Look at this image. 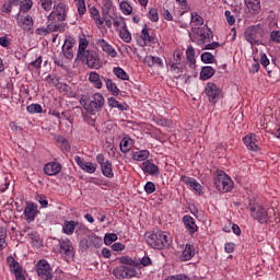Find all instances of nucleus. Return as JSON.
I'll list each match as a JSON object with an SVG mask.
<instances>
[{
    "mask_svg": "<svg viewBox=\"0 0 280 280\" xmlns=\"http://www.w3.org/2000/svg\"><path fill=\"white\" fill-rule=\"evenodd\" d=\"M109 21H112V25H114V27H116V30H119V25H121V27H124V25H126V21L124 20V18L117 16V14H115V13H112L109 15Z\"/></svg>",
    "mask_w": 280,
    "mask_h": 280,
    "instance_id": "35",
    "label": "nucleus"
},
{
    "mask_svg": "<svg viewBox=\"0 0 280 280\" xmlns=\"http://www.w3.org/2000/svg\"><path fill=\"white\" fill-rule=\"evenodd\" d=\"M113 73L114 75H116V78H118L119 80H130V75H128L127 72H125V70L120 67H116L113 69Z\"/></svg>",
    "mask_w": 280,
    "mask_h": 280,
    "instance_id": "39",
    "label": "nucleus"
},
{
    "mask_svg": "<svg viewBox=\"0 0 280 280\" xmlns=\"http://www.w3.org/2000/svg\"><path fill=\"white\" fill-rule=\"evenodd\" d=\"M270 38L273 43H280V31H272Z\"/></svg>",
    "mask_w": 280,
    "mask_h": 280,
    "instance_id": "58",
    "label": "nucleus"
},
{
    "mask_svg": "<svg viewBox=\"0 0 280 280\" xmlns=\"http://www.w3.org/2000/svg\"><path fill=\"white\" fill-rule=\"evenodd\" d=\"M243 143L252 152H257V150H259V145H257V136H255V133H249L245 136L243 138Z\"/></svg>",
    "mask_w": 280,
    "mask_h": 280,
    "instance_id": "17",
    "label": "nucleus"
},
{
    "mask_svg": "<svg viewBox=\"0 0 280 280\" xmlns=\"http://www.w3.org/2000/svg\"><path fill=\"white\" fill-rule=\"evenodd\" d=\"M215 75V69L211 66L202 67L200 71V78L201 80H210V78H213Z\"/></svg>",
    "mask_w": 280,
    "mask_h": 280,
    "instance_id": "29",
    "label": "nucleus"
},
{
    "mask_svg": "<svg viewBox=\"0 0 280 280\" xmlns=\"http://www.w3.org/2000/svg\"><path fill=\"white\" fill-rule=\"evenodd\" d=\"M108 104L112 108H118V110H126V107L119 103V101L115 100V97H110L108 100Z\"/></svg>",
    "mask_w": 280,
    "mask_h": 280,
    "instance_id": "44",
    "label": "nucleus"
},
{
    "mask_svg": "<svg viewBox=\"0 0 280 280\" xmlns=\"http://www.w3.org/2000/svg\"><path fill=\"white\" fill-rule=\"evenodd\" d=\"M112 248L116 253H119V250H124L126 248V245H124L121 243H115V244L112 245Z\"/></svg>",
    "mask_w": 280,
    "mask_h": 280,
    "instance_id": "62",
    "label": "nucleus"
},
{
    "mask_svg": "<svg viewBox=\"0 0 280 280\" xmlns=\"http://www.w3.org/2000/svg\"><path fill=\"white\" fill-rule=\"evenodd\" d=\"M120 10L122 14H132V7L126 1L120 2Z\"/></svg>",
    "mask_w": 280,
    "mask_h": 280,
    "instance_id": "45",
    "label": "nucleus"
},
{
    "mask_svg": "<svg viewBox=\"0 0 280 280\" xmlns=\"http://www.w3.org/2000/svg\"><path fill=\"white\" fill-rule=\"evenodd\" d=\"M102 108H104V95H102V93H94L89 103L88 113L95 115V113H100Z\"/></svg>",
    "mask_w": 280,
    "mask_h": 280,
    "instance_id": "7",
    "label": "nucleus"
},
{
    "mask_svg": "<svg viewBox=\"0 0 280 280\" xmlns=\"http://www.w3.org/2000/svg\"><path fill=\"white\" fill-rule=\"evenodd\" d=\"M173 280H190V279L185 275H176V276H173Z\"/></svg>",
    "mask_w": 280,
    "mask_h": 280,
    "instance_id": "64",
    "label": "nucleus"
},
{
    "mask_svg": "<svg viewBox=\"0 0 280 280\" xmlns=\"http://www.w3.org/2000/svg\"><path fill=\"white\" fill-rule=\"evenodd\" d=\"M35 270L37 276L44 280H51L54 279V272L51 271V266L46 259H40L35 265Z\"/></svg>",
    "mask_w": 280,
    "mask_h": 280,
    "instance_id": "6",
    "label": "nucleus"
},
{
    "mask_svg": "<svg viewBox=\"0 0 280 280\" xmlns=\"http://www.w3.org/2000/svg\"><path fill=\"white\" fill-rule=\"evenodd\" d=\"M74 161H75V163H77V165H79V167L81 168V170H84V167H85V165H86V161H84L82 158H80L79 155H77L75 158H74Z\"/></svg>",
    "mask_w": 280,
    "mask_h": 280,
    "instance_id": "59",
    "label": "nucleus"
},
{
    "mask_svg": "<svg viewBox=\"0 0 280 280\" xmlns=\"http://www.w3.org/2000/svg\"><path fill=\"white\" fill-rule=\"evenodd\" d=\"M249 213L254 220H257L260 224H266L268 220H270L272 217H270L271 213H275L273 209L264 208L259 203H249L248 206Z\"/></svg>",
    "mask_w": 280,
    "mask_h": 280,
    "instance_id": "2",
    "label": "nucleus"
},
{
    "mask_svg": "<svg viewBox=\"0 0 280 280\" xmlns=\"http://www.w3.org/2000/svg\"><path fill=\"white\" fill-rule=\"evenodd\" d=\"M265 34L264 27L259 24L249 26L244 32L245 40H247L252 47H255V45H264L261 37L265 36Z\"/></svg>",
    "mask_w": 280,
    "mask_h": 280,
    "instance_id": "3",
    "label": "nucleus"
},
{
    "mask_svg": "<svg viewBox=\"0 0 280 280\" xmlns=\"http://www.w3.org/2000/svg\"><path fill=\"white\" fill-rule=\"evenodd\" d=\"M145 237L147 244L156 250H163L164 248H170V246H172V237L167 232L156 231L145 234Z\"/></svg>",
    "mask_w": 280,
    "mask_h": 280,
    "instance_id": "1",
    "label": "nucleus"
},
{
    "mask_svg": "<svg viewBox=\"0 0 280 280\" xmlns=\"http://www.w3.org/2000/svg\"><path fill=\"white\" fill-rule=\"evenodd\" d=\"M97 170V164L93 162H86L85 166L83 167V172H86L88 174H95Z\"/></svg>",
    "mask_w": 280,
    "mask_h": 280,
    "instance_id": "43",
    "label": "nucleus"
},
{
    "mask_svg": "<svg viewBox=\"0 0 280 280\" xmlns=\"http://www.w3.org/2000/svg\"><path fill=\"white\" fill-rule=\"evenodd\" d=\"M191 22L195 23V25H202L205 23V20H202V16H200L197 13H191Z\"/></svg>",
    "mask_w": 280,
    "mask_h": 280,
    "instance_id": "49",
    "label": "nucleus"
},
{
    "mask_svg": "<svg viewBox=\"0 0 280 280\" xmlns=\"http://www.w3.org/2000/svg\"><path fill=\"white\" fill-rule=\"evenodd\" d=\"M196 255V248L194 245L187 244L180 255V261H189V259H194Z\"/></svg>",
    "mask_w": 280,
    "mask_h": 280,
    "instance_id": "23",
    "label": "nucleus"
},
{
    "mask_svg": "<svg viewBox=\"0 0 280 280\" xmlns=\"http://www.w3.org/2000/svg\"><path fill=\"white\" fill-rule=\"evenodd\" d=\"M245 5L247 10L254 15L261 12V0H245Z\"/></svg>",
    "mask_w": 280,
    "mask_h": 280,
    "instance_id": "19",
    "label": "nucleus"
},
{
    "mask_svg": "<svg viewBox=\"0 0 280 280\" xmlns=\"http://www.w3.org/2000/svg\"><path fill=\"white\" fill-rule=\"evenodd\" d=\"M150 156V151L142 150L131 153V159L133 161H145Z\"/></svg>",
    "mask_w": 280,
    "mask_h": 280,
    "instance_id": "33",
    "label": "nucleus"
},
{
    "mask_svg": "<svg viewBox=\"0 0 280 280\" xmlns=\"http://www.w3.org/2000/svg\"><path fill=\"white\" fill-rule=\"evenodd\" d=\"M186 58L189 62L190 69H196V50L194 49V46H188L186 50Z\"/></svg>",
    "mask_w": 280,
    "mask_h": 280,
    "instance_id": "27",
    "label": "nucleus"
},
{
    "mask_svg": "<svg viewBox=\"0 0 280 280\" xmlns=\"http://www.w3.org/2000/svg\"><path fill=\"white\" fill-rule=\"evenodd\" d=\"M96 45L101 47L107 56H110V58H117V50H115V48H113V46L105 39H96Z\"/></svg>",
    "mask_w": 280,
    "mask_h": 280,
    "instance_id": "18",
    "label": "nucleus"
},
{
    "mask_svg": "<svg viewBox=\"0 0 280 280\" xmlns=\"http://www.w3.org/2000/svg\"><path fill=\"white\" fill-rule=\"evenodd\" d=\"M36 200L39 202V205L44 208L47 209V207L49 206V201H47V197L43 196V195H37L36 196Z\"/></svg>",
    "mask_w": 280,
    "mask_h": 280,
    "instance_id": "48",
    "label": "nucleus"
},
{
    "mask_svg": "<svg viewBox=\"0 0 280 280\" xmlns=\"http://www.w3.org/2000/svg\"><path fill=\"white\" fill-rule=\"evenodd\" d=\"M197 36H200L199 45H205L206 43H211L213 40V32L209 28L199 27L197 28Z\"/></svg>",
    "mask_w": 280,
    "mask_h": 280,
    "instance_id": "15",
    "label": "nucleus"
},
{
    "mask_svg": "<svg viewBox=\"0 0 280 280\" xmlns=\"http://www.w3.org/2000/svg\"><path fill=\"white\" fill-rule=\"evenodd\" d=\"M36 215H38V206L32 201L27 202L24 209V218L26 222H34Z\"/></svg>",
    "mask_w": 280,
    "mask_h": 280,
    "instance_id": "11",
    "label": "nucleus"
},
{
    "mask_svg": "<svg viewBox=\"0 0 280 280\" xmlns=\"http://www.w3.org/2000/svg\"><path fill=\"white\" fill-rule=\"evenodd\" d=\"M88 47H89V40L84 37H80L79 49L77 52V60H82V62H84V55L86 54Z\"/></svg>",
    "mask_w": 280,
    "mask_h": 280,
    "instance_id": "21",
    "label": "nucleus"
},
{
    "mask_svg": "<svg viewBox=\"0 0 280 280\" xmlns=\"http://www.w3.org/2000/svg\"><path fill=\"white\" fill-rule=\"evenodd\" d=\"M75 226H78V222L65 221L63 228H62V233H65L66 235H73V233L75 232Z\"/></svg>",
    "mask_w": 280,
    "mask_h": 280,
    "instance_id": "28",
    "label": "nucleus"
},
{
    "mask_svg": "<svg viewBox=\"0 0 280 280\" xmlns=\"http://www.w3.org/2000/svg\"><path fill=\"white\" fill-rule=\"evenodd\" d=\"M260 65H262L265 68L270 65V59H268V56H266L265 52L260 54Z\"/></svg>",
    "mask_w": 280,
    "mask_h": 280,
    "instance_id": "57",
    "label": "nucleus"
},
{
    "mask_svg": "<svg viewBox=\"0 0 280 280\" xmlns=\"http://www.w3.org/2000/svg\"><path fill=\"white\" fill-rule=\"evenodd\" d=\"M78 12L82 16L86 12V1L78 0Z\"/></svg>",
    "mask_w": 280,
    "mask_h": 280,
    "instance_id": "47",
    "label": "nucleus"
},
{
    "mask_svg": "<svg viewBox=\"0 0 280 280\" xmlns=\"http://www.w3.org/2000/svg\"><path fill=\"white\" fill-rule=\"evenodd\" d=\"M184 183L189 185V187H191L195 191H200L202 189L200 183H198V180H196L194 177H186Z\"/></svg>",
    "mask_w": 280,
    "mask_h": 280,
    "instance_id": "37",
    "label": "nucleus"
},
{
    "mask_svg": "<svg viewBox=\"0 0 280 280\" xmlns=\"http://www.w3.org/2000/svg\"><path fill=\"white\" fill-rule=\"evenodd\" d=\"M140 38H141L140 45L142 47H145V45H150L154 43V36L150 35V31L148 30V27H144L142 30Z\"/></svg>",
    "mask_w": 280,
    "mask_h": 280,
    "instance_id": "25",
    "label": "nucleus"
},
{
    "mask_svg": "<svg viewBox=\"0 0 280 280\" xmlns=\"http://www.w3.org/2000/svg\"><path fill=\"white\" fill-rule=\"evenodd\" d=\"M183 222L190 235H194L198 231V225H196V220L190 215H185Z\"/></svg>",
    "mask_w": 280,
    "mask_h": 280,
    "instance_id": "22",
    "label": "nucleus"
},
{
    "mask_svg": "<svg viewBox=\"0 0 280 280\" xmlns=\"http://www.w3.org/2000/svg\"><path fill=\"white\" fill-rule=\"evenodd\" d=\"M225 19L229 25H235V15L231 14V11H225Z\"/></svg>",
    "mask_w": 280,
    "mask_h": 280,
    "instance_id": "55",
    "label": "nucleus"
},
{
    "mask_svg": "<svg viewBox=\"0 0 280 280\" xmlns=\"http://www.w3.org/2000/svg\"><path fill=\"white\" fill-rule=\"evenodd\" d=\"M214 186L221 194H228L233 189V180L224 172H219L214 177Z\"/></svg>",
    "mask_w": 280,
    "mask_h": 280,
    "instance_id": "4",
    "label": "nucleus"
},
{
    "mask_svg": "<svg viewBox=\"0 0 280 280\" xmlns=\"http://www.w3.org/2000/svg\"><path fill=\"white\" fill-rule=\"evenodd\" d=\"M50 16H56L57 21H65V16H67V7L65 3H58L51 12Z\"/></svg>",
    "mask_w": 280,
    "mask_h": 280,
    "instance_id": "20",
    "label": "nucleus"
},
{
    "mask_svg": "<svg viewBox=\"0 0 280 280\" xmlns=\"http://www.w3.org/2000/svg\"><path fill=\"white\" fill-rule=\"evenodd\" d=\"M119 37L124 43H130L132 40V35L130 34V31H128V26L124 24L121 26V30L119 31Z\"/></svg>",
    "mask_w": 280,
    "mask_h": 280,
    "instance_id": "34",
    "label": "nucleus"
},
{
    "mask_svg": "<svg viewBox=\"0 0 280 280\" xmlns=\"http://www.w3.org/2000/svg\"><path fill=\"white\" fill-rule=\"evenodd\" d=\"M259 69H260L259 60H257V58H254V63L250 68L252 73H257Z\"/></svg>",
    "mask_w": 280,
    "mask_h": 280,
    "instance_id": "61",
    "label": "nucleus"
},
{
    "mask_svg": "<svg viewBox=\"0 0 280 280\" xmlns=\"http://www.w3.org/2000/svg\"><path fill=\"white\" fill-rule=\"evenodd\" d=\"M143 172L147 174H159V166H156L154 163H151L150 161L143 162Z\"/></svg>",
    "mask_w": 280,
    "mask_h": 280,
    "instance_id": "32",
    "label": "nucleus"
},
{
    "mask_svg": "<svg viewBox=\"0 0 280 280\" xmlns=\"http://www.w3.org/2000/svg\"><path fill=\"white\" fill-rule=\"evenodd\" d=\"M43 65V57H37L34 61L28 63V67H34V69H40V66Z\"/></svg>",
    "mask_w": 280,
    "mask_h": 280,
    "instance_id": "54",
    "label": "nucleus"
},
{
    "mask_svg": "<svg viewBox=\"0 0 280 280\" xmlns=\"http://www.w3.org/2000/svg\"><path fill=\"white\" fill-rule=\"evenodd\" d=\"M119 262L128 268L139 267V260L130 258V256H122L119 258Z\"/></svg>",
    "mask_w": 280,
    "mask_h": 280,
    "instance_id": "30",
    "label": "nucleus"
},
{
    "mask_svg": "<svg viewBox=\"0 0 280 280\" xmlns=\"http://www.w3.org/2000/svg\"><path fill=\"white\" fill-rule=\"evenodd\" d=\"M32 5H34V3L32 2V0H25L21 7L20 10H23V12H27V10H32Z\"/></svg>",
    "mask_w": 280,
    "mask_h": 280,
    "instance_id": "53",
    "label": "nucleus"
},
{
    "mask_svg": "<svg viewBox=\"0 0 280 280\" xmlns=\"http://www.w3.org/2000/svg\"><path fill=\"white\" fill-rule=\"evenodd\" d=\"M73 45H75L73 38H66L65 44L62 45V54L67 60H73Z\"/></svg>",
    "mask_w": 280,
    "mask_h": 280,
    "instance_id": "13",
    "label": "nucleus"
},
{
    "mask_svg": "<svg viewBox=\"0 0 280 280\" xmlns=\"http://www.w3.org/2000/svg\"><path fill=\"white\" fill-rule=\"evenodd\" d=\"M206 95L212 104H215L222 95V90L215 83H208L205 89Z\"/></svg>",
    "mask_w": 280,
    "mask_h": 280,
    "instance_id": "10",
    "label": "nucleus"
},
{
    "mask_svg": "<svg viewBox=\"0 0 280 280\" xmlns=\"http://www.w3.org/2000/svg\"><path fill=\"white\" fill-rule=\"evenodd\" d=\"M102 174L106 176V178H113L115 174L113 173V163L110 161H105V164L101 165Z\"/></svg>",
    "mask_w": 280,
    "mask_h": 280,
    "instance_id": "31",
    "label": "nucleus"
},
{
    "mask_svg": "<svg viewBox=\"0 0 280 280\" xmlns=\"http://www.w3.org/2000/svg\"><path fill=\"white\" fill-rule=\"evenodd\" d=\"M145 65L148 67H154L156 65L158 67H163V60H161L160 57L149 56L144 58Z\"/></svg>",
    "mask_w": 280,
    "mask_h": 280,
    "instance_id": "36",
    "label": "nucleus"
},
{
    "mask_svg": "<svg viewBox=\"0 0 280 280\" xmlns=\"http://www.w3.org/2000/svg\"><path fill=\"white\" fill-rule=\"evenodd\" d=\"M40 5L45 12H49V10H51V5H54V2L51 0H40Z\"/></svg>",
    "mask_w": 280,
    "mask_h": 280,
    "instance_id": "52",
    "label": "nucleus"
},
{
    "mask_svg": "<svg viewBox=\"0 0 280 280\" xmlns=\"http://www.w3.org/2000/svg\"><path fill=\"white\" fill-rule=\"evenodd\" d=\"M144 191L147 194H154L156 191V186L154 185V183L152 182H148L145 185H144Z\"/></svg>",
    "mask_w": 280,
    "mask_h": 280,
    "instance_id": "50",
    "label": "nucleus"
},
{
    "mask_svg": "<svg viewBox=\"0 0 280 280\" xmlns=\"http://www.w3.org/2000/svg\"><path fill=\"white\" fill-rule=\"evenodd\" d=\"M106 89L112 93V95H119V88H117V84L113 82L110 79H104Z\"/></svg>",
    "mask_w": 280,
    "mask_h": 280,
    "instance_id": "38",
    "label": "nucleus"
},
{
    "mask_svg": "<svg viewBox=\"0 0 280 280\" xmlns=\"http://www.w3.org/2000/svg\"><path fill=\"white\" fill-rule=\"evenodd\" d=\"M0 45L1 47H10V39H8V36L0 37Z\"/></svg>",
    "mask_w": 280,
    "mask_h": 280,
    "instance_id": "63",
    "label": "nucleus"
},
{
    "mask_svg": "<svg viewBox=\"0 0 280 280\" xmlns=\"http://www.w3.org/2000/svg\"><path fill=\"white\" fill-rule=\"evenodd\" d=\"M94 21L98 27V30H102V27H104V23H106V21L104 20V15L103 18L98 15V18H94Z\"/></svg>",
    "mask_w": 280,
    "mask_h": 280,
    "instance_id": "60",
    "label": "nucleus"
},
{
    "mask_svg": "<svg viewBox=\"0 0 280 280\" xmlns=\"http://www.w3.org/2000/svg\"><path fill=\"white\" fill-rule=\"evenodd\" d=\"M103 7H102V14L103 19L105 21L106 27L110 28L113 27V22L110 21V14L115 13V7H113V1L110 0H103Z\"/></svg>",
    "mask_w": 280,
    "mask_h": 280,
    "instance_id": "9",
    "label": "nucleus"
},
{
    "mask_svg": "<svg viewBox=\"0 0 280 280\" xmlns=\"http://www.w3.org/2000/svg\"><path fill=\"white\" fill-rule=\"evenodd\" d=\"M16 23L21 30H24V32H32L34 27V19H32L31 15L18 18Z\"/></svg>",
    "mask_w": 280,
    "mask_h": 280,
    "instance_id": "14",
    "label": "nucleus"
},
{
    "mask_svg": "<svg viewBox=\"0 0 280 280\" xmlns=\"http://www.w3.org/2000/svg\"><path fill=\"white\" fill-rule=\"evenodd\" d=\"M27 113H31V115H34L36 113H43V106L39 104H31L26 107Z\"/></svg>",
    "mask_w": 280,
    "mask_h": 280,
    "instance_id": "42",
    "label": "nucleus"
},
{
    "mask_svg": "<svg viewBox=\"0 0 280 280\" xmlns=\"http://www.w3.org/2000/svg\"><path fill=\"white\" fill-rule=\"evenodd\" d=\"M84 60H86L89 69H102L103 62L95 50H86Z\"/></svg>",
    "mask_w": 280,
    "mask_h": 280,
    "instance_id": "8",
    "label": "nucleus"
},
{
    "mask_svg": "<svg viewBox=\"0 0 280 280\" xmlns=\"http://www.w3.org/2000/svg\"><path fill=\"white\" fill-rule=\"evenodd\" d=\"M130 141H132L130 138H122L120 141V152H122V154L130 152Z\"/></svg>",
    "mask_w": 280,
    "mask_h": 280,
    "instance_id": "40",
    "label": "nucleus"
},
{
    "mask_svg": "<svg viewBox=\"0 0 280 280\" xmlns=\"http://www.w3.org/2000/svg\"><path fill=\"white\" fill-rule=\"evenodd\" d=\"M117 240H118V237H117V234H115V233L106 234L104 237V242H105L106 246H110V244H113V242H117Z\"/></svg>",
    "mask_w": 280,
    "mask_h": 280,
    "instance_id": "46",
    "label": "nucleus"
},
{
    "mask_svg": "<svg viewBox=\"0 0 280 280\" xmlns=\"http://www.w3.org/2000/svg\"><path fill=\"white\" fill-rule=\"evenodd\" d=\"M139 261V266H152V259H150L148 256L142 257Z\"/></svg>",
    "mask_w": 280,
    "mask_h": 280,
    "instance_id": "56",
    "label": "nucleus"
},
{
    "mask_svg": "<svg viewBox=\"0 0 280 280\" xmlns=\"http://www.w3.org/2000/svg\"><path fill=\"white\" fill-rule=\"evenodd\" d=\"M201 61H203L205 65H213L215 57L211 52H203L201 54Z\"/></svg>",
    "mask_w": 280,
    "mask_h": 280,
    "instance_id": "41",
    "label": "nucleus"
},
{
    "mask_svg": "<svg viewBox=\"0 0 280 280\" xmlns=\"http://www.w3.org/2000/svg\"><path fill=\"white\" fill-rule=\"evenodd\" d=\"M62 171V165L56 162H49L44 166V174L47 176H56Z\"/></svg>",
    "mask_w": 280,
    "mask_h": 280,
    "instance_id": "16",
    "label": "nucleus"
},
{
    "mask_svg": "<svg viewBox=\"0 0 280 280\" xmlns=\"http://www.w3.org/2000/svg\"><path fill=\"white\" fill-rule=\"evenodd\" d=\"M149 19L150 21H152L153 23H156V21H159V10L156 9H151L149 11Z\"/></svg>",
    "mask_w": 280,
    "mask_h": 280,
    "instance_id": "51",
    "label": "nucleus"
},
{
    "mask_svg": "<svg viewBox=\"0 0 280 280\" xmlns=\"http://www.w3.org/2000/svg\"><path fill=\"white\" fill-rule=\"evenodd\" d=\"M59 253L66 257H73V243H71V240L63 238L59 241Z\"/></svg>",
    "mask_w": 280,
    "mask_h": 280,
    "instance_id": "12",
    "label": "nucleus"
},
{
    "mask_svg": "<svg viewBox=\"0 0 280 280\" xmlns=\"http://www.w3.org/2000/svg\"><path fill=\"white\" fill-rule=\"evenodd\" d=\"M7 264H9L10 270L14 275H21L23 272V267L21 264H19V261H16V259H14V257L9 256L7 258Z\"/></svg>",
    "mask_w": 280,
    "mask_h": 280,
    "instance_id": "24",
    "label": "nucleus"
},
{
    "mask_svg": "<svg viewBox=\"0 0 280 280\" xmlns=\"http://www.w3.org/2000/svg\"><path fill=\"white\" fill-rule=\"evenodd\" d=\"M112 275L118 280L132 279V277H137V269H135V267L120 265L113 269Z\"/></svg>",
    "mask_w": 280,
    "mask_h": 280,
    "instance_id": "5",
    "label": "nucleus"
},
{
    "mask_svg": "<svg viewBox=\"0 0 280 280\" xmlns=\"http://www.w3.org/2000/svg\"><path fill=\"white\" fill-rule=\"evenodd\" d=\"M89 81L93 86H95V89H102V86H104V83H102V77H100V73L95 71L90 72Z\"/></svg>",
    "mask_w": 280,
    "mask_h": 280,
    "instance_id": "26",
    "label": "nucleus"
}]
</instances>
